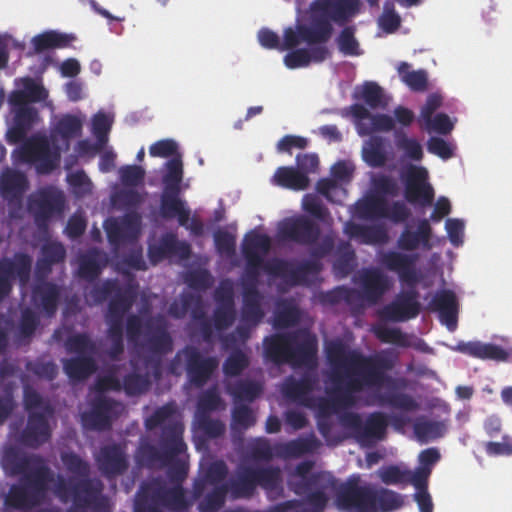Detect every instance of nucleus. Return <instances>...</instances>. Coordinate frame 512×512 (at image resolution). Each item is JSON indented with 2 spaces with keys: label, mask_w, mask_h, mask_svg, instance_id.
Wrapping results in <instances>:
<instances>
[{
  "label": "nucleus",
  "mask_w": 512,
  "mask_h": 512,
  "mask_svg": "<svg viewBox=\"0 0 512 512\" xmlns=\"http://www.w3.org/2000/svg\"><path fill=\"white\" fill-rule=\"evenodd\" d=\"M99 471L107 478L123 475L129 468L125 446L119 443L106 444L95 454Z\"/></svg>",
  "instance_id": "nucleus-23"
},
{
  "label": "nucleus",
  "mask_w": 512,
  "mask_h": 512,
  "mask_svg": "<svg viewBox=\"0 0 512 512\" xmlns=\"http://www.w3.org/2000/svg\"><path fill=\"white\" fill-rule=\"evenodd\" d=\"M256 423L255 415L250 407L245 404H236L232 410L231 428L236 430H247Z\"/></svg>",
  "instance_id": "nucleus-56"
},
{
  "label": "nucleus",
  "mask_w": 512,
  "mask_h": 512,
  "mask_svg": "<svg viewBox=\"0 0 512 512\" xmlns=\"http://www.w3.org/2000/svg\"><path fill=\"white\" fill-rule=\"evenodd\" d=\"M2 465L11 476L22 475L24 480H32L37 488H42L44 480H53L50 468L41 457L26 455L14 447L5 450Z\"/></svg>",
  "instance_id": "nucleus-9"
},
{
  "label": "nucleus",
  "mask_w": 512,
  "mask_h": 512,
  "mask_svg": "<svg viewBox=\"0 0 512 512\" xmlns=\"http://www.w3.org/2000/svg\"><path fill=\"white\" fill-rule=\"evenodd\" d=\"M228 467L223 460L211 462L194 479L191 496L194 501H201L205 495L216 487L224 486Z\"/></svg>",
  "instance_id": "nucleus-24"
},
{
  "label": "nucleus",
  "mask_w": 512,
  "mask_h": 512,
  "mask_svg": "<svg viewBox=\"0 0 512 512\" xmlns=\"http://www.w3.org/2000/svg\"><path fill=\"white\" fill-rule=\"evenodd\" d=\"M61 298V288L50 281L37 282L32 288L31 299L34 306L47 317H53Z\"/></svg>",
  "instance_id": "nucleus-31"
},
{
  "label": "nucleus",
  "mask_w": 512,
  "mask_h": 512,
  "mask_svg": "<svg viewBox=\"0 0 512 512\" xmlns=\"http://www.w3.org/2000/svg\"><path fill=\"white\" fill-rule=\"evenodd\" d=\"M150 385L151 381L147 374L132 372L123 378L122 389L128 396H138L146 393Z\"/></svg>",
  "instance_id": "nucleus-53"
},
{
  "label": "nucleus",
  "mask_w": 512,
  "mask_h": 512,
  "mask_svg": "<svg viewBox=\"0 0 512 512\" xmlns=\"http://www.w3.org/2000/svg\"><path fill=\"white\" fill-rule=\"evenodd\" d=\"M318 340L306 329L275 333L263 340V354L275 365L290 364L294 367H315Z\"/></svg>",
  "instance_id": "nucleus-5"
},
{
  "label": "nucleus",
  "mask_w": 512,
  "mask_h": 512,
  "mask_svg": "<svg viewBox=\"0 0 512 512\" xmlns=\"http://www.w3.org/2000/svg\"><path fill=\"white\" fill-rule=\"evenodd\" d=\"M272 183L282 188L302 191L308 188L310 179L295 167L281 166L275 171Z\"/></svg>",
  "instance_id": "nucleus-42"
},
{
  "label": "nucleus",
  "mask_w": 512,
  "mask_h": 512,
  "mask_svg": "<svg viewBox=\"0 0 512 512\" xmlns=\"http://www.w3.org/2000/svg\"><path fill=\"white\" fill-rule=\"evenodd\" d=\"M300 318V310L295 304L286 300L282 301L278 303L275 311L274 327L277 329L293 327L298 324Z\"/></svg>",
  "instance_id": "nucleus-49"
},
{
  "label": "nucleus",
  "mask_w": 512,
  "mask_h": 512,
  "mask_svg": "<svg viewBox=\"0 0 512 512\" xmlns=\"http://www.w3.org/2000/svg\"><path fill=\"white\" fill-rule=\"evenodd\" d=\"M454 350L481 360L506 362L509 358V353L501 346L492 343H482L480 341H460L457 343Z\"/></svg>",
  "instance_id": "nucleus-34"
},
{
  "label": "nucleus",
  "mask_w": 512,
  "mask_h": 512,
  "mask_svg": "<svg viewBox=\"0 0 512 512\" xmlns=\"http://www.w3.org/2000/svg\"><path fill=\"white\" fill-rule=\"evenodd\" d=\"M53 415L50 405L44 407V412H30L26 427L20 435V442L30 448H38L51 438L49 418Z\"/></svg>",
  "instance_id": "nucleus-22"
},
{
  "label": "nucleus",
  "mask_w": 512,
  "mask_h": 512,
  "mask_svg": "<svg viewBox=\"0 0 512 512\" xmlns=\"http://www.w3.org/2000/svg\"><path fill=\"white\" fill-rule=\"evenodd\" d=\"M61 460L72 476L58 480L55 485L57 497L64 502L71 499L77 507L98 506L104 484L99 478L90 477V464L74 452L63 453Z\"/></svg>",
  "instance_id": "nucleus-6"
},
{
  "label": "nucleus",
  "mask_w": 512,
  "mask_h": 512,
  "mask_svg": "<svg viewBox=\"0 0 512 512\" xmlns=\"http://www.w3.org/2000/svg\"><path fill=\"white\" fill-rule=\"evenodd\" d=\"M28 189V180L24 173L6 169L0 176V194L8 202H19Z\"/></svg>",
  "instance_id": "nucleus-36"
},
{
  "label": "nucleus",
  "mask_w": 512,
  "mask_h": 512,
  "mask_svg": "<svg viewBox=\"0 0 512 512\" xmlns=\"http://www.w3.org/2000/svg\"><path fill=\"white\" fill-rule=\"evenodd\" d=\"M119 287L120 285L117 280L107 279L100 284L94 285L89 291L88 296L95 304H101L113 296Z\"/></svg>",
  "instance_id": "nucleus-64"
},
{
  "label": "nucleus",
  "mask_w": 512,
  "mask_h": 512,
  "mask_svg": "<svg viewBox=\"0 0 512 512\" xmlns=\"http://www.w3.org/2000/svg\"><path fill=\"white\" fill-rule=\"evenodd\" d=\"M223 404L222 398L216 387L204 391L197 401V412L199 415H209L210 412L218 410Z\"/></svg>",
  "instance_id": "nucleus-58"
},
{
  "label": "nucleus",
  "mask_w": 512,
  "mask_h": 512,
  "mask_svg": "<svg viewBox=\"0 0 512 512\" xmlns=\"http://www.w3.org/2000/svg\"><path fill=\"white\" fill-rule=\"evenodd\" d=\"M17 156L20 162L35 165L39 174L51 173L61 159L60 148L52 147L49 138L41 133L25 138L17 150Z\"/></svg>",
  "instance_id": "nucleus-8"
},
{
  "label": "nucleus",
  "mask_w": 512,
  "mask_h": 512,
  "mask_svg": "<svg viewBox=\"0 0 512 512\" xmlns=\"http://www.w3.org/2000/svg\"><path fill=\"white\" fill-rule=\"evenodd\" d=\"M282 482L281 470L276 466L269 467H241L224 486L216 487L208 492L198 503L199 512H219L225 505L229 494L232 500L250 499L254 496L258 486L267 492L280 488Z\"/></svg>",
  "instance_id": "nucleus-4"
},
{
  "label": "nucleus",
  "mask_w": 512,
  "mask_h": 512,
  "mask_svg": "<svg viewBox=\"0 0 512 512\" xmlns=\"http://www.w3.org/2000/svg\"><path fill=\"white\" fill-rule=\"evenodd\" d=\"M138 285L133 276L124 285L120 286L108 303L106 316L124 317L132 308L137 298Z\"/></svg>",
  "instance_id": "nucleus-37"
},
{
  "label": "nucleus",
  "mask_w": 512,
  "mask_h": 512,
  "mask_svg": "<svg viewBox=\"0 0 512 512\" xmlns=\"http://www.w3.org/2000/svg\"><path fill=\"white\" fill-rule=\"evenodd\" d=\"M318 271L319 267L313 261H304L296 266L291 264L286 282L293 286L306 284L309 275L317 274Z\"/></svg>",
  "instance_id": "nucleus-54"
},
{
  "label": "nucleus",
  "mask_w": 512,
  "mask_h": 512,
  "mask_svg": "<svg viewBox=\"0 0 512 512\" xmlns=\"http://www.w3.org/2000/svg\"><path fill=\"white\" fill-rule=\"evenodd\" d=\"M364 161L370 167H382L385 165L387 156L385 142L381 136L373 135L365 142L362 150Z\"/></svg>",
  "instance_id": "nucleus-47"
},
{
  "label": "nucleus",
  "mask_w": 512,
  "mask_h": 512,
  "mask_svg": "<svg viewBox=\"0 0 512 512\" xmlns=\"http://www.w3.org/2000/svg\"><path fill=\"white\" fill-rule=\"evenodd\" d=\"M81 134V120L77 116L65 114L57 120L50 136L52 141L61 139L65 143L66 149H68L70 141L81 136Z\"/></svg>",
  "instance_id": "nucleus-44"
},
{
  "label": "nucleus",
  "mask_w": 512,
  "mask_h": 512,
  "mask_svg": "<svg viewBox=\"0 0 512 512\" xmlns=\"http://www.w3.org/2000/svg\"><path fill=\"white\" fill-rule=\"evenodd\" d=\"M64 208L65 196L53 186L40 188L28 198V210L40 229L46 228L53 217L61 215Z\"/></svg>",
  "instance_id": "nucleus-12"
},
{
  "label": "nucleus",
  "mask_w": 512,
  "mask_h": 512,
  "mask_svg": "<svg viewBox=\"0 0 512 512\" xmlns=\"http://www.w3.org/2000/svg\"><path fill=\"white\" fill-rule=\"evenodd\" d=\"M226 389L236 404H240V402L251 403L262 393L261 384L248 379L228 383Z\"/></svg>",
  "instance_id": "nucleus-46"
},
{
  "label": "nucleus",
  "mask_w": 512,
  "mask_h": 512,
  "mask_svg": "<svg viewBox=\"0 0 512 512\" xmlns=\"http://www.w3.org/2000/svg\"><path fill=\"white\" fill-rule=\"evenodd\" d=\"M183 425L171 424L163 429L159 446L143 445L139 448L138 458L143 463L145 457L151 464L159 463L167 467V476L175 485H182L188 475V463L178 456L184 453L187 446L183 440Z\"/></svg>",
  "instance_id": "nucleus-7"
},
{
  "label": "nucleus",
  "mask_w": 512,
  "mask_h": 512,
  "mask_svg": "<svg viewBox=\"0 0 512 512\" xmlns=\"http://www.w3.org/2000/svg\"><path fill=\"white\" fill-rule=\"evenodd\" d=\"M430 305L433 310L439 313L440 322L449 331H454L457 328L458 303L453 291L445 289L437 292Z\"/></svg>",
  "instance_id": "nucleus-33"
},
{
  "label": "nucleus",
  "mask_w": 512,
  "mask_h": 512,
  "mask_svg": "<svg viewBox=\"0 0 512 512\" xmlns=\"http://www.w3.org/2000/svg\"><path fill=\"white\" fill-rule=\"evenodd\" d=\"M332 34L333 26L320 19L311 20V26L298 24L295 28L287 27L283 31L280 51L295 49L302 42L308 45L325 44Z\"/></svg>",
  "instance_id": "nucleus-14"
},
{
  "label": "nucleus",
  "mask_w": 512,
  "mask_h": 512,
  "mask_svg": "<svg viewBox=\"0 0 512 512\" xmlns=\"http://www.w3.org/2000/svg\"><path fill=\"white\" fill-rule=\"evenodd\" d=\"M418 259V254L401 253L395 250H389L380 255L381 266L396 273L400 282L407 287L400 291L392 302L383 307L381 314L385 319L404 322L419 315L421 303L419 302V292L416 289L419 282L416 269Z\"/></svg>",
  "instance_id": "nucleus-3"
},
{
  "label": "nucleus",
  "mask_w": 512,
  "mask_h": 512,
  "mask_svg": "<svg viewBox=\"0 0 512 512\" xmlns=\"http://www.w3.org/2000/svg\"><path fill=\"white\" fill-rule=\"evenodd\" d=\"M75 40L73 34L61 33L55 30L45 31L32 38L34 52L43 53L49 49H62L70 46Z\"/></svg>",
  "instance_id": "nucleus-45"
},
{
  "label": "nucleus",
  "mask_w": 512,
  "mask_h": 512,
  "mask_svg": "<svg viewBox=\"0 0 512 512\" xmlns=\"http://www.w3.org/2000/svg\"><path fill=\"white\" fill-rule=\"evenodd\" d=\"M182 353L185 356V369L189 382L197 388L203 387L218 368V359L215 356H203L193 346L185 347Z\"/></svg>",
  "instance_id": "nucleus-17"
},
{
  "label": "nucleus",
  "mask_w": 512,
  "mask_h": 512,
  "mask_svg": "<svg viewBox=\"0 0 512 512\" xmlns=\"http://www.w3.org/2000/svg\"><path fill=\"white\" fill-rule=\"evenodd\" d=\"M107 264V258L100 250L93 248L79 257L78 275L87 282H94Z\"/></svg>",
  "instance_id": "nucleus-40"
},
{
  "label": "nucleus",
  "mask_w": 512,
  "mask_h": 512,
  "mask_svg": "<svg viewBox=\"0 0 512 512\" xmlns=\"http://www.w3.org/2000/svg\"><path fill=\"white\" fill-rule=\"evenodd\" d=\"M32 258L26 253H16L13 259H0V300L12 290V280L17 277L22 286L30 279Z\"/></svg>",
  "instance_id": "nucleus-16"
},
{
  "label": "nucleus",
  "mask_w": 512,
  "mask_h": 512,
  "mask_svg": "<svg viewBox=\"0 0 512 512\" xmlns=\"http://www.w3.org/2000/svg\"><path fill=\"white\" fill-rule=\"evenodd\" d=\"M341 425L350 430L356 440L365 446L384 439L388 427L387 416L382 412H373L362 421L361 416L355 412H344L339 415Z\"/></svg>",
  "instance_id": "nucleus-11"
},
{
  "label": "nucleus",
  "mask_w": 512,
  "mask_h": 512,
  "mask_svg": "<svg viewBox=\"0 0 512 512\" xmlns=\"http://www.w3.org/2000/svg\"><path fill=\"white\" fill-rule=\"evenodd\" d=\"M338 253L334 269L342 276H347L353 270L355 251L349 242H341L338 246Z\"/></svg>",
  "instance_id": "nucleus-55"
},
{
  "label": "nucleus",
  "mask_w": 512,
  "mask_h": 512,
  "mask_svg": "<svg viewBox=\"0 0 512 512\" xmlns=\"http://www.w3.org/2000/svg\"><path fill=\"white\" fill-rule=\"evenodd\" d=\"M316 380L309 374L303 375L299 380L288 379L283 386V394L289 400L305 407L312 406L310 393L314 389Z\"/></svg>",
  "instance_id": "nucleus-38"
},
{
  "label": "nucleus",
  "mask_w": 512,
  "mask_h": 512,
  "mask_svg": "<svg viewBox=\"0 0 512 512\" xmlns=\"http://www.w3.org/2000/svg\"><path fill=\"white\" fill-rule=\"evenodd\" d=\"M250 360L241 349L233 350L223 363V373L227 377H237L248 368Z\"/></svg>",
  "instance_id": "nucleus-52"
},
{
  "label": "nucleus",
  "mask_w": 512,
  "mask_h": 512,
  "mask_svg": "<svg viewBox=\"0 0 512 512\" xmlns=\"http://www.w3.org/2000/svg\"><path fill=\"white\" fill-rule=\"evenodd\" d=\"M277 233L282 241L313 246L321 237V228L316 221L300 214L284 218L278 224Z\"/></svg>",
  "instance_id": "nucleus-13"
},
{
  "label": "nucleus",
  "mask_w": 512,
  "mask_h": 512,
  "mask_svg": "<svg viewBox=\"0 0 512 512\" xmlns=\"http://www.w3.org/2000/svg\"><path fill=\"white\" fill-rule=\"evenodd\" d=\"M216 307L212 314L215 330L222 332L230 328L236 320V307L233 285L229 280L221 281L213 294Z\"/></svg>",
  "instance_id": "nucleus-20"
},
{
  "label": "nucleus",
  "mask_w": 512,
  "mask_h": 512,
  "mask_svg": "<svg viewBox=\"0 0 512 512\" xmlns=\"http://www.w3.org/2000/svg\"><path fill=\"white\" fill-rule=\"evenodd\" d=\"M413 432L421 443H427L444 436L446 425L441 421L419 419L413 425Z\"/></svg>",
  "instance_id": "nucleus-48"
},
{
  "label": "nucleus",
  "mask_w": 512,
  "mask_h": 512,
  "mask_svg": "<svg viewBox=\"0 0 512 512\" xmlns=\"http://www.w3.org/2000/svg\"><path fill=\"white\" fill-rule=\"evenodd\" d=\"M311 20L320 19L343 26L360 10L359 0H314L310 4Z\"/></svg>",
  "instance_id": "nucleus-15"
},
{
  "label": "nucleus",
  "mask_w": 512,
  "mask_h": 512,
  "mask_svg": "<svg viewBox=\"0 0 512 512\" xmlns=\"http://www.w3.org/2000/svg\"><path fill=\"white\" fill-rule=\"evenodd\" d=\"M262 301L263 295L257 288V281L246 277L242 291L241 321L258 326L265 317Z\"/></svg>",
  "instance_id": "nucleus-27"
},
{
  "label": "nucleus",
  "mask_w": 512,
  "mask_h": 512,
  "mask_svg": "<svg viewBox=\"0 0 512 512\" xmlns=\"http://www.w3.org/2000/svg\"><path fill=\"white\" fill-rule=\"evenodd\" d=\"M181 190L163 189L160 196V215L164 219L177 218L181 226H186L190 220L191 211L186 202L180 197Z\"/></svg>",
  "instance_id": "nucleus-32"
},
{
  "label": "nucleus",
  "mask_w": 512,
  "mask_h": 512,
  "mask_svg": "<svg viewBox=\"0 0 512 512\" xmlns=\"http://www.w3.org/2000/svg\"><path fill=\"white\" fill-rule=\"evenodd\" d=\"M310 48L292 49L284 56V64L289 69L307 67L310 63H321L329 56V50L321 44L309 45Z\"/></svg>",
  "instance_id": "nucleus-35"
},
{
  "label": "nucleus",
  "mask_w": 512,
  "mask_h": 512,
  "mask_svg": "<svg viewBox=\"0 0 512 512\" xmlns=\"http://www.w3.org/2000/svg\"><path fill=\"white\" fill-rule=\"evenodd\" d=\"M143 349L149 353L147 363L153 362L159 370L162 357L173 350V339L168 331V323L162 315L149 317L144 321Z\"/></svg>",
  "instance_id": "nucleus-10"
},
{
  "label": "nucleus",
  "mask_w": 512,
  "mask_h": 512,
  "mask_svg": "<svg viewBox=\"0 0 512 512\" xmlns=\"http://www.w3.org/2000/svg\"><path fill=\"white\" fill-rule=\"evenodd\" d=\"M327 490L334 492L333 505L340 512H393L404 505V497L387 488L363 482L359 474L345 481L326 472H316L306 484H298L295 494L306 497L274 505L271 512H324L329 503Z\"/></svg>",
  "instance_id": "nucleus-1"
},
{
  "label": "nucleus",
  "mask_w": 512,
  "mask_h": 512,
  "mask_svg": "<svg viewBox=\"0 0 512 512\" xmlns=\"http://www.w3.org/2000/svg\"><path fill=\"white\" fill-rule=\"evenodd\" d=\"M22 85L21 90H14L10 94L9 102L11 105H29V103H38L47 99V90L33 78H23Z\"/></svg>",
  "instance_id": "nucleus-41"
},
{
  "label": "nucleus",
  "mask_w": 512,
  "mask_h": 512,
  "mask_svg": "<svg viewBox=\"0 0 512 512\" xmlns=\"http://www.w3.org/2000/svg\"><path fill=\"white\" fill-rule=\"evenodd\" d=\"M171 233L164 234L157 244L148 247V257L152 265H156L166 258H171Z\"/></svg>",
  "instance_id": "nucleus-60"
},
{
  "label": "nucleus",
  "mask_w": 512,
  "mask_h": 512,
  "mask_svg": "<svg viewBox=\"0 0 512 512\" xmlns=\"http://www.w3.org/2000/svg\"><path fill=\"white\" fill-rule=\"evenodd\" d=\"M320 447V441L314 434L306 437H299L285 443L274 445L275 454L282 458H298L304 454L311 453Z\"/></svg>",
  "instance_id": "nucleus-39"
},
{
  "label": "nucleus",
  "mask_w": 512,
  "mask_h": 512,
  "mask_svg": "<svg viewBox=\"0 0 512 512\" xmlns=\"http://www.w3.org/2000/svg\"><path fill=\"white\" fill-rule=\"evenodd\" d=\"M359 211L365 217H386L395 223L404 222L410 216V211L404 203L396 201L388 206L386 200L382 197L367 199L360 204Z\"/></svg>",
  "instance_id": "nucleus-26"
},
{
  "label": "nucleus",
  "mask_w": 512,
  "mask_h": 512,
  "mask_svg": "<svg viewBox=\"0 0 512 512\" xmlns=\"http://www.w3.org/2000/svg\"><path fill=\"white\" fill-rule=\"evenodd\" d=\"M404 196L411 204L429 206L434 200L433 187L428 183V172L422 166L411 165L403 175Z\"/></svg>",
  "instance_id": "nucleus-18"
},
{
  "label": "nucleus",
  "mask_w": 512,
  "mask_h": 512,
  "mask_svg": "<svg viewBox=\"0 0 512 512\" xmlns=\"http://www.w3.org/2000/svg\"><path fill=\"white\" fill-rule=\"evenodd\" d=\"M363 298L370 304H376L390 289L387 275L378 268L364 269L359 275Z\"/></svg>",
  "instance_id": "nucleus-29"
},
{
  "label": "nucleus",
  "mask_w": 512,
  "mask_h": 512,
  "mask_svg": "<svg viewBox=\"0 0 512 512\" xmlns=\"http://www.w3.org/2000/svg\"><path fill=\"white\" fill-rule=\"evenodd\" d=\"M175 414V408L171 404L163 405L157 408L154 413L146 420V427L148 429H154L157 427H161L162 430L164 427L176 424L177 421L172 420L173 415Z\"/></svg>",
  "instance_id": "nucleus-61"
},
{
  "label": "nucleus",
  "mask_w": 512,
  "mask_h": 512,
  "mask_svg": "<svg viewBox=\"0 0 512 512\" xmlns=\"http://www.w3.org/2000/svg\"><path fill=\"white\" fill-rule=\"evenodd\" d=\"M326 358L331 367L330 381L333 386L332 400L319 404L317 417H328L339 408L356 404L355 394L370 388H380L389 383L387 375L397 361V355L390 349L375 355L365 356L336 339L327 343Z\"/></svg>",
  "instance_id": "nucleus-2"
},
{
  "label": "nucleus",
  "mask_w": 512,
  "mask_h": 512,
  "mask_svg": "<svg viewBox=\"0 0 512 512\" xmlns=\"http://www.w3.org/2000/svg\"><path fill=\"white\" fill-rule=\"evenodd\" d=\"M122 403L102 395L97 396L91 405V410L82 415L83 425L92 430H107L112 420L123 411Z\"/></svg>",
  "instance_id": "nucleus-19"
},
{
  "label": "nucleus",
  "mask_w": 512,
  "mask_h": 512,
  "mask_svg": "<svg viewBox=\"0 0 512 512\" xmlns=\"http://www.w3.org/2000/svg\"><path fill=\"white\" fill-rule=\"evenodd\" d=\"M271 239L266 234L251 232L243 240L242 253L246 260L245 274L257 281L263 266L264 255L270 250Z\"/></svg>",
  "instance_id": "nucleus-21"
},
{
  "label": "nucleus",
  "mask_w": 512,
  "mask_h": 512,
  "mask_svg": "<svg viewBox=\"0 0 512 512\" xmlns=\"http://www.w3.org/2000/svg\"><path fill=\"white\" fill-rule=\"evenodd\" d=\"M340 52L347 56H359L361 54L359 43L355 38V27L346 26L337 38Z\"/></svg>",
  "instance_id": "nucleus-57"
},
{
  "label": "nucleus",
  "mask_w": 512,
  "mask_h": 512,
  "mask_svg": "<svg viewBox=\"0 0 512 512\" xmlns=\"http://www.w3.org/2000/svg\"><path fill=\"white\" fill-rule=\"evenodd\" d=\"M65 347L69 353H77L78 355L95 351V344L86 333H77L69 336L65 342Z\"/></svg>",
  "instance_id": "nucleus-62"
},
{
  "label": "nucleus",
  "mask_w": 512,
  "mask_h": 512,
  "mask_svg": "<svg viewBox=\"0 0 512 512\" xmlns=\"http://www.w3.org/2000/svg\"><path fill=\"white\" fill-rule=\"evenodd\" d=\"M63 370L72 381H84L97 370L96 361L89 355H78L63 360Z\"/></svg>",
  "instance_id": "nucleus-43"
},
{
  "label": "nucleus",
  "mask_w": 512,
  "mask_h": 512,
  "mask_svg": "<svg viewBox=\"0 0 512 512\" xmlns=\"http://www.w3.org/2000/svg\"><path fill=\"white\" fill-rule=\"evenodd\" d=\"M302 207L305 212L320 222H327L330 219L329 209L314 194H307L303 197Z\"/></svg>",
  "instance_id": "nucleus-59"
},
{
  "label": "nucleus",
  "mask_w": 512,
  "mask_h": 512,
  "mask_svg": "<svg viewBox=\"0 0 512 512\" xmlns=\"http://www.w3.org/2000/svg\"><path fill=\"white\" fill-rule=\"evenodd\" d=\"M432 227L428 219L418 221L416 230L406 226L397 239V247L402 251H415L419 248L429 251L432 249Z\"/></svg>",
  "instance_id": "nucleus-28"
},
{
  "label": "nucleus",
  "mask_w": 512,
  "mask_h": 512,
  "mask_svg": "<svg viewBox=\"0 0 512 512\" xmlns=\"http://www.w3.org/2000/svg\"><path fill=\"white\" fill-rule=\"evenodd\" d=\"M52 480H44L42 488H37L32 480H25L26 485H12L5 497V505L17 510L31 509L38 506Z\"/></svg>",
  "instance_id": "nucleus-25"
},
{
  "label": "nucleus",
  "mask_w": 512,
  "mask_h": 512,
  "mask_svg": "<svg viewBox=\"0 0 512 512\" xmlns=\"http://www.w3.org/2000/svg\"><path fill=\"white\" fill-rule=\"evenodd\" d=\"M14 108L13 124L7 132L11 144L22 142L34 124L38 121V110L30 105H12Z\"/></svg>",
  "instance_id": "nucleus-30"
},
{
  "label": "nucleus",
  "mask_w": 512,
  "mask_h": 512,
  "mask_svg": "<svg viewBox=\"0 0 512 512\" xmlns=\"http://www.w3.org/2000/svg\"><path fill=\"white\" fill-rule=\"evenodd\" d=\"M40 323L38 315L31 308H24L18 326V334L21 338H31Z\"/></svg>",
  "instance_id": "nucleus-63"
},
{
  "label": "nucleus",
  "mask_w": 512,
  "mask_h": 512,
  "mask_svg": "<svg viewBox=\"0 0 512 512\" xmlns=\"http://www.w3.org/2000/svg\"><path fill=\"white\" fill-rule=\"evenodd\" d=\"M410 65L407 62H401L398 66V73L401 81L405 83L412 91H424L428 85L427 73L424 70L409 71Z\"/></svg>",
  "instance_id": "nucleus-50"
},
{
  "label": "nucleus",
  "mask_w": 512,
  "mask_h": 512,
  "mask_svg": "<svg viewBox=\"0 0 512 512\" xmlns=\"http://www.w3.org/2000/svg\"><path fill=\"white\" fill-rule=\"evenodd\" d=\"M167 171L163 175V189L181 190L183 179V163L180 155L172 157L166 163Z\"/></svg>",
  "instance_id": "nucleus-51"
}]
</instances>
